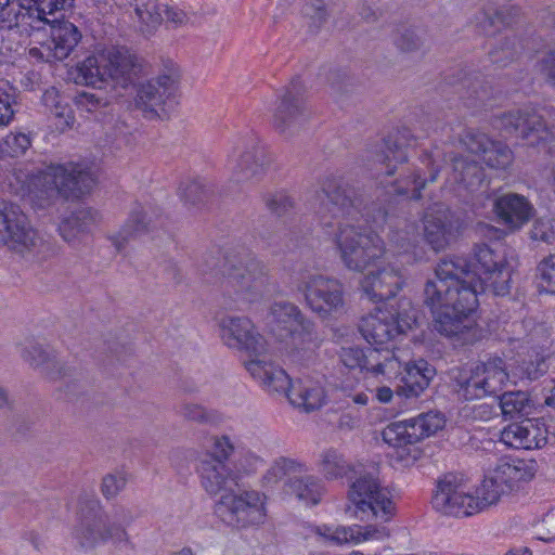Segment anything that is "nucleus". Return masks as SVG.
I'll use <instances>...</instances> for the list:
<instances>
[{
	"instance_id": "53",
	"label": "nucleus",
	"mask_w": 555,
	"mask_h": 555,
	"mask_svg": "<svg viewBox=\"0 0 555 555\" xmlns=\"http://www.w3.org/2000/svg\"><path fill=\"white\" fill-rule=\"evenodd\" d=\"M235 446L228 436H215L212 438L211 451L206 454L203 461H220L225 463L233 454Z\"/></svg>"
},
{
	"instance_id": "5",
	"label": "nucleus",
	"mask_w": 555,
	"mask_h": 555,
	"mask_svg": "<svg viewBox=\"0 0 555 555\" xmlns=\"http://www.w3.org/2000/svg\"><path fill=\"white\" fill-rule=\"evenodd\" d=\"M508 494L494 478L488 474L473 495L466 490L461 478L453 474L443 476L438 481L433 496V506L438 512L455 517H467L495 505L501 498Z\"/></svg>"
},
{
	"instance_id": "17",
	"label": "nucleus",
	"mask_w": 555,
	"mask_h": 555,
	"mask_svg": "<svg viewBox=\"0 0 555 555\" xmlns=\"http://www.w3.org/2000/svg\"><path fill=\"white\" fill-rule=\"evenodd\" d=\"M219 336L224 346L249 359L263 357L268 350L267 340L246 317H223L219 321Z\"/></svg>"
},
{
	"instance_id": "21",
	"label": "nucleus",
	"mask_w": 555,
	"mask_h": 555,
	"mask_svg": "<svg viewBox=\"0 0 555 555\" xmlns=\"http://www.w3.org/2000/svg\"><path fill=\"white\" fill-rule=\"evenodd\" d=\"M460 229V219L446 204L436 203L426 209L423 217L424 240L435 251L449 247Z\"/></svg>"
},
{
	"instance_id": "50",
	"label": "nucleus",
	"mask_w": 555,
	"mask_h": 555,
	"mask_svg": "<svg viewBox=\"0 0 555 555\" xmlns=\"http://www.w3.org/2000/svg\"><path fill=\"white\" fill-rule=\"evenodd\" d=\"M537 283L540 292L555 295V255H550L539 263Z\"/></svg>"
},
{
	"instance_id": "15",
	"label": "nucleus",
	"mask_w": 555,
	"mask_h": 555,
	"mask_svg": "<svg viewBox=\"0 0 555 555\" xmlns=\"http://www.w3.org/2000/svg\"><path fill=\"white\" fill-rule=\"evenodd\" d=\"M339 357L345 366L360 369L379 382H391L401 373V360L388 348L343 347Z\"/></svg>"
},
{
	"instance_id": "9",
	"label": "nucleus",
	"mask_w": 555,
	"mask_h": 555,
	"mask_svg": "<svg viewBox=\"0 0 555 555\" xmlns=\"http://www.w3.org/2000/svg\"><path fill=\"white\" fill-rule=\"evenodd\" d=\"M270 333L296 349H309L318 340L315 323L300 308L286 300L274 301L267 314Z\"/></svg>"
},
{
	"instance_id": "31",
	"label": "nucleus",
	"mask_w": 555,
	"mask_h": 555,
	"mask_svg": "<svg viewBox=\"0 0 555 555\" xmlns=\"http://www.w3.org/2000/svg\"><path fill=\"white\" fill-rule=\"evenodd\" d=\"M499 219L511 229H519L532 217L533 207L528 199L515 193H507L494 202Z\"/></svg>"
},
{
	"instance_id": "24",
	"label": "nucleus",
	"mask_w": 555,
	"mask_h": 555,
	"mask_svg": "<svg viewBox=\"0 0 555 555\" xmlns=\"http://www.w3.org/2000/svg\"><path fill=\"white\" fill-rule=\"evenodd\" d=\"M403 283L400 269L387 266L365 274L360 282V287L369 300L377 302L393 298Z\"/></svg>"
},
{
	"instance_id": "40",
	"label": "nucleus",
	"mask_w": 555,
	"mask_h": 555,
	"mask_svg": "<svg viewBox=\"0 0 555 555\" xmlns=\"http://www.w3.org/2000/svg\"><path fill=\"white\" fill-rule=\"evenodd\" d=\"M309 472L306 462L294 457L280 456L273 461L262 477L266 487H273L284 478H294L295 475Z\"/></svg>"
},
{
	"instance_id": "46",
	"label": "nucleus",
	"mask_w": 555,
	"mask_h": 555,
	"mask_svg": "<svg viewBox=\"0 0 555 555\" xmlns=\"http://www.w3.org/2000/svg\"><path fill=\"white\" fill-rule=\"evenodd\" d=\"M521 52L522 44L517 38H505L489 52V56L492 63L506 66L508 63L517 60Z\"/></svg>"
},
{
	"instance_id": "23",
	"label": "nucleus",
	"mask_w": 555,
	"mask_h": 555,
	"mask_svg": "<svg viewBox=\"0 0 555 555\" xmlns=\"http://www.w3.org/2000/svg\"><path fill=\"white\" fill-rule=\"evenodd\" d=\"M435 375V369L425 360L421 359L413 363L401 365V373L396 378L399 383L395 392L402 398H417L429 385ZM393 397V390L388 386L377 388L376 398L382 403H388Z\"/></svg>"
},
{
	"instance_id": "41",
	"label": "nucleus",
	"mask_w": 555,
	"mask_h": 555,
	"mask_svg": "<svg viewBox=\"0 0 555 555\" xmlns=\"http://www.w3.org/2000/svg\"><path fill=\"white\" fill-rule=\"evenodd\" d=\"M452 180L466 189H473L483 180L481 167L464 157L452 158Z\"/></svg>"
},
{
	"instance_id": "14",
	"label": "nucleus",
	"mask_w": 555,
	"mask_h": 555,
	"mask_svg": "<svg viewBox=\"0 0 555 555\" xmlns=\"http://www.w3.org/2000/svg\"><path fill=\"white\" fill-rule=\"evenodd\" d=\"M297 289L307 307L321 319L340 313L345 307V289L340 281L323 274H305Z\"/></svg>"
},
{
	"instance_id": "54",
	"label": "nucleus",
	"mask_w": 555,
	"mask_h": 555,
	"mask_svg": "<svg viewBox=\"0 0 555 555\" xmlns=\"http://www.w3.org/2000/svg\"><path fill=\"white\" fill-rule=\"evenodd\" d=\"M14 95L8 81L0 80V126L8 125L14 115Z\"/></svg>"
},
{
	"instance_id": "4",
	"label": "nucleus",
	"mask_w": 555,
	"mask_h": 555,
	"mask_svg": "<svg viewBox=\"0 0 555 555\" xmlns=\"http://www.w3.org/2000/svg\"><path fill=\"white\" fill-rule=\"evenodd\" d=\"M16 192L35 208L51 206L59 196L78 197L90 191L94 179L90 170L77 163L51 164L44 169H15Z\"/></svg>"
},
{
	"instance_id": "48",
	"label": "nucleus",
	"mask_w": 555,
	"mask_h": 555,
	"mask_svg": "<svg viewBox=\"0 0 555 555\" xmlns=\"http://www.w3.org/2000/svg\"><path fill=\"white\" fill-rule=\"evenodd\" d=\"M481 158L490 168L506 169L513 162V153L506 144L491 141Z\"/></svg>"
},
{
	"instance_id": "62",
	"label": "nucleus",
	"mask_w": 555,
	"mask_h": 555,
	"mask_svg": "<svg viewBox=\"0 0 555 555\" xmlns=\"http://www.w3.org/2000/svg\"><path fill=\"white\" fill-rule=\"evenodd\" d=\"M163 11L165 21L170 22L177 26L184 25L189 21L188 14L177 7H169L164 4Z\"/></svg>"
},
{
	"instance_id": "12",
	"label": "nucleus",
	"mask_w": 555,
	"mask_h": 555,
	"mask_svg": "<svg viewBox=\"0 0 555 555\" xmlns=\"http://www.w3.org/2000/svg\"><path fill=\"white\" fill-rule=\"evenodd\" d=\"M348 501L361 520L387 522L395 512L390 492L371 474L361 475L350 485Z\"/></svg>"
},
{
	"instance_id": "37",
	"label": "nucleus",
	"mask_w": 555,
	"mask_h": 555,
	"mask_svg": "<svg viewBox=\"0 0 555 555\" xmlns=\"http://www.w3.org/2000/svg\"><path fill=\"white\" fill-rule=\"evenodd\" d=\"M287 398L294 406L311 412L324 404L325 391L319 383L312 379H297L292 384Z\"/></svg>"
},
{
	"instance_id": "2",
	"label": "nucleus",
	"mask_w": 555,
	"mask_h": 555,
	"mask_svg": "<svg viewBox=\"0 0 555 555\" xmlns=\"http://www.w3.org/2000/svg\"><path fill=\"white\" fill-rule=\"evenodd\" d=\"M321 192L333 205L335 222L321 217L324 233L334 242L344 266L351 271L363 272L386 255L383 240L375 233L362 229L358 216L362 212V198L357 190L341 179L327 177Z\"/></svg>"
},
{
	"instance_id": "58",
	"label": "nucleus",
	"mask_w": 555,
	"mask_h": 555,
	"mask_svg": "<svg viewBox=\"0 0 555 555\" xmlns=\"http://www.w3.org/2000/svg\"><path fill=\"white\" fill-rule=\"evenodd\" d=\"M205 190L199 181H189L181 188V195L186 203L196 205L205 198Z\"/></svg>"
},
{
	"instance_id": "1",
	"label": "nucleus",
	"mask_w": 555,
	"mask_h": 555,
	"mask_svg": "<svg viewBox=\"0 0 555 555\" xmlns=\"http://www.w3.org/2000/svg\"><path fill=\"white\" fill-rule=\"evenodd\" d=\"M511 278L505 255L487 244L475 245L470 262L462 257L442 259L424 287V304L434 314L435 330L462 345L478 340L480 332L472 318L478 294L489 291L505 296Z\"/></svg>"
},
{
	"instance_id": "29",
	"label": "nucleus",
	"mask_w": 555,
	"mask_h": 555,
	"mask_svg": "<svg viewBox=\"0 0 555 555\" xmlns=\"http://www.w3.org/2000/svg\"><path fill=\"white\" fill-rule=\"evenodd\" d=\"M501 441L514 449H540L547 443L542 427L531 420L513 423L501 431Z\"/></svg>"
},
{
	"instance_id": "35",
	"label": "nucleus",
	"mask_w": 555,
	"mask_h": 555,
	"mask_svg": "<svg viewBox=\"0 0 555 555\" xmlns=\"http://www.w3.org/2000/svg\"><path fill=\"white\" fill-rule=\"evenodd\" d=\"M22 358L48 379L56 380L67 374V369L60 361L54 350L33 343L22 351Z\"/></svg>"
},
{
	"instance_id": "55",
	"label": "nucleus",
	"mask_w": 555,
	"mask_h": 555,
	"mask_svg": "<svg viewBox=\"0 0 555 555\" xmlns=\"http://www.w3.org/2000/svg\"><path fill=\"white\" fill-rule=\"evenodd\" d=\"M74 103L78 109L87 113H93L99 108L106 106L107 100L96 92L82 91L75 95Z\"/></svg>"
},
{
	"instance_id": "61",
	"label": "nucleus",
	"mask_w": 555,
	"mask_h": 555,
	"mask_svg": "<svg viewBox=\"0 0 555 555\" xmlns=\"http://www.w3.org/2000/svg\"><path fill=\"white\" fill-rule=\"evenodd\" d=\"M554 236L550 221L538 220L534 222L531 230V237L533 240L548 243L554 238Z\"/></svg>"
},
{
	"instance_id": "39",
	"label": "nucleus",
	"mask_w": 555,
	"mask_h": 555,
	"mask_svg": "<svg viewBox=\"0 0 555 555\" xmlns=\"http://www.w3.org/2000/svg\"><path fill=\"white\" fill-rule=\"evenodd\" d=\"M41 103L47 113L54 117L59 130L64 131L74 125V113L66 99L56 88L47 89L41 96Z\"/></svg>"
},
{
	"instance_id": "16",
	"label": "nucleus",
	"mask_w": 555,
	"mask_h": 555,
	"mask_svg": "<svg viewBox=\"0 0 555 555\" xmlns=\"http://www.w3.org/2000/svg\"><path fill=\"white\" fill-rule=\"evenodd\" d=\"M305 93L302 81L296 78L283 88L278 96L273 109V125L285 137H292L299 132L307 121Z\"/></svg>"
},
{
	"instance_id": "11",
	"label": "nucleus",
	"mask_w": 555,
	"mask_h": 555,
	"mask_svg": "<svg viewBox=\"0 0 555 555\" xmlns=\"http://www.w3.org/2000/svg\"><path fill=\"white\" fill-rule=\"evenodd\" d=\"M218 517L229 526L249 528L267 519V495L258 490L222 493L215 506Z\"/></svg>"
},
{
	"instance_id": "34",
	"label": "nucleus",
	"mask_w": 555,
	"mask_h": 555,
	"mask_svg": "<svg viewBox=\"0 0 555 555\" xmlns=\"http://www.w3.org/2000/svg\"><path fill=\"white\" fill-rule=\"evenodd\" d=\"M489 473L508 494L534 476L528 464L519 459H501Z\"/></svg>"
},
{
	"instance_id": "28",
	"label": "nucleus",
	"mask_w": 555,
	"mask_h": 555,
	"mask_svg": "<svg viewBox=\"0 0 555 555\" xmlns=\"http://www.w3.org/2000/svg\"><path fill=\"white\" fill-rule=\"evenodd\" d=\"M245 369L261 387L269 392L284 393L287 396L294 382L287 373L272 362L261 359H248L244 362Z\"/></svg>"
},
{
	"instance_id": "7",
	"label": "nucleus",
	"mask_w": 555,
	"mask_h": 555,
	"mask_svg": "<svg viewBox=\"0 0 555 555\" xmlns=\"http://www.w3.org/2000/svg\"><path fill=\"white\" fill-rule=\"evenodd\" d=\"M268 268L255 258L231 264L224 281V307L242 309L243 305L259 301L270 292Z\"/></svg>"
},
{
	"instance_id": "56",
	"label": "nucleus",
	"mask_w": 555,
	"mask_h": 555,
	"mask_svg": "<svg viewBox=\"0 0 555 555\" xmlns=\"http://www.w3.org/2000/svg\"><path fill=\"white\" fill-rule=\"evenodd\" d=\"M267 208L278 216L286 214L294 207V201L285 192H275L264 197Z\"/></svg>"
},
{
	"instance_id": "51",
	"label": "nucleus",
	"mask_w": 555,
	"mask_h": 555,
	"mask_svg": "<svg viewBox=\"0 0 555 555\" xmlns=\"http://www.w3.org/2000/svg\"><path fill=\"white\" fill-rule=\"evenodd\" d=\"M30 146L29 138L24 133H9L0 144V151L4 156L18 157Z\"/></svg>"
},
{
	"instance_id": "45",
	"label": "nucleus",
	"mask_w": 555,
	"mask_h": 555,
	"mask_svg": "<svg viewBox=\"0 0 555 555\" xmlns=\"http://www.w3.org/2000/svg\"><path fill=\"white\" fill-rule=\"evenodd\" d=\"M502 414L507 417H516L528 413L530 408L529 396L524 391H508L500 397Z\"/></svg>"
},
{
	"instance_id": "6",
	"label": "nucleus",
	"mask_w": 555,
	"mask_h": 555,
	"mask_svg": "<svg viewBox=\"0 0 555 555\" xmlns=\"http://www.w3.org/2000/svg\"><path fill=\"white\" fill-rule=\"evenodd\" d=\"M140 72L135 55L126 49H113L106 54L88 56L77 65V83L102 88L111 81L114 86L126 88L131 85Z\"/></svg>"
},
{
	"instance_id": "20",
	"label": "nucleus",
	"mask_w": 555,
	"mask_h": 555,
	"mask_svg": "<svg viewBox=\"0 0 555 555\" xmlns=\"http://www.w3.org/2000/svg\"><path fill=\"white\" fill-rule=\"evenodd\" d=\"M271 156L256 141L243 142L229 159L231 179L236 183H257L266 175Z\"/></svg>"
},
{
	"instance_id": "52",
	"label": "nucleus",
	"mask_w": 555,
	"mask_h": 555,
	"mask_svg": "<svg viewBox=\"0 0 555 555\" xmlns=\"http://www.w3.org/2000/svg\"><path fill=\"white\" fill-rule=\"evenodd\" d=\"M491 141L487 134L473 129L466 130L460 139L461 144L468 152L480 156L485 154Z\"/></svg>"
},
{
	"instance_id": "47",
	"label": "nucleus",
	"mask_w": 555,
	"mask_h": 555,
	"mask_svg": "<svg viewBox=\"0 0 555 555\" xmlns=\"http://www.w3.org/2000/svg\"><path fill=\"white\" fill-rule=\"evenodd\" d=\"M410 420L418 441L436 434L446 424L444 416L439 412H428Z\"/></svg>"
},
{
	"instance_id": "13",
	"label": "nucleus",
	"mask_w": 555,
	"mask_h": 555,
	"mask_svg": "<svg viewBox=\"0 0 555 555\" xmlns=\"http://www.w3.org/2000/svg\"><path fill=\"white\" fill-rule=\"evenodd\" d=\"M509 379L505 361L490 357L456 377L457 391L465 400L480 399L501 391Z\"/></svg>"
},
{
	"instance_id": "10",
	"label": "nucleus",
	"mask_w": 555,
	"mask_h": 555,
	"mask_svg": "<svg viewBox=\"0 0 555 555\" xmlns=\"http://www.w3.org/2000/svg\"><path fill=\"white\" fill-rule=\"evenodd\" d=\"M0 245L22 257H37L46 242L28 217L14 203L0 199Z\"/></svg>"
},
{
	"instance_id": "59",
	"label": "nucleus",
	"mask_w": 555,
	"mask_h": 555,
	"mask_svg": "<svg viewBox=\"0 0 555 555\" xmlns=\"http://www.w3.org/2000/svg\"><path fill=\"white\" fill-rule=\"evenodd\" d=\"M179 414L192 422L205 423L209 420L206 409L196 403H183L179 408Z\"/></svg>"
},
{
	"instance_id": "44",
	"label": "nucleus",
	"mask_w": 555,
	"mask_h": 555,
	"mask_svg": "<svg viewBox=\"0 0 555 555\" xmlns=\"http://www.w3.org/2000/svg\"><path fill=\"white\" fill-rule=\"evenodd\" d=\"M534 67L544 81L555 88V29L548 42L539 52Z\"/></svg>"
},
{
	"instance_id": "63",
	"label": "nucleus",
	"mask_w": 555,
	"mask_h": 555,
	"mask_svg": "<svg viewBox=\"0 0 555 555\" xmlns=\"http://www.w3.org/2000/svg\"><path fill=\"white\" fill-rule=\"evenodd\" d=\"M29 55L34 59L43 61V62H55L54 51H52V47H50L49 41L44 42L40 47H33L29 49Z\"/></svg>"
},
{
	"instance_id": "64",
	"label": "nucleus",
	"mask_w": 555,
	"mask_h": 555,
	"mask_svg": "<svg viewBox=\"0 0 555 555\" xmlns=\"http://www.w3.org/2000/svg\"><path fill=\"white\" fill-rule=\"evenodd\" d=\"M339 428L352 430L354 428L360 427L361 417L359 415H353L352 413H344L339 418Z\"/></svg>"
},
{
	"instance_id": "57",
	"label": "nucleus",
	"mask_w": 555,
	"mask_h": 555,
	"mask_svg": "<svg viewBox=\"0 0 555 555\" xmlns=\"http://www.w3.org/2000/svg\"><path fill=\"white\" fill-rule=\"evenodd\" d=\"M127 479L124 474H107L103 477L101 490L106 499L115 498L126 486Z\"/></svg>"
},
{
	"instance_id": "3",
	"label": "nucleus",
	"mask_w": 555,
	"mask_h": 555,
	"mask_svg": "<svg viewBox=\"0 0 555 555\" xmlns=\"http://www.w3.org/2000/svg\"><path fill=\"white\" fill-rule=\"evenodd\" d=\"M409 138L408 129L389 134L369 152L367 160L372 163L370 169L375 171L378 183L386 189L387 194L420 199L427 182L436 181L439 172L436 164L442 155L437 149L425 155L423 163L429 167V177L423 178L418 171L405 166Z\"/></svg>"
},
{
	"instance_id": "19",
	"label": "nucleus",
	"mask_w": 555,
	"mask_h": 555,
	"mask_svg": "<svg viewBox=\"0 0 555 555\" xmlns=\"http://www.w3.org/2000/svg\"><path fill=\"white\" fill-rule=\"evenodd\" d=\"M73 0H17L16 5L9 2L0 8V28L12 29L21 23L34 29H41L46 14L55 9H65L72 5Z\"/></svg>"
},
{
	"instance_id": "43",
	"label": "nucleus",
	"mask_w": 555,
	"mask_h": 555,
	"mask_svg": "<svg viewBox=\"0 0 555 555\" xmlns=\"http://www.w3.org/2000/svg\"><path fill=\"white\" fill-rule=\"evenodd\" d=\"M319 469L326 480H336L348 476L351 467L337 450L327 449L320 455Z\"/></svg>"
},
{
	"instance_id": "22",
	"label": "nucleus",
	"mask_w": 555,
	"mask_h": 555,
	"mask_svg": "<svg viewBox=\"0 0 555 555\" xmlns=\"http://www.w3.org/2000/svg\"><path fill=\"white\" fill-rule=\"evenodd\" d=\"M498 127L515 133L529 145H539L553 137L552 130L535 109L530 107L512 109L496 118Z\"/></svg>"
},
{
	"instance_id": "33",
	"label": "nucleus",
	"mask_w": 555,
	"mask_h": 555,
	"mask_svg": "<svg viewBox=\"0 0 555 555\" xmlns=\"http://www.w3.org/2000/svg\"><path fill=\"white\" fill-rule=\"evenodd\" d=\"M100 221V215L90 207H80L59 224V233L69 245L77 247L90 228Z\"/></svg>"
},
{
	"instance_id": "32",
	"label": "nucleus",
	"mask_w": 555,
	"mask_h": 555,
	"mask_svg": "<svg viewBox=\"0 0 555 555\" xmlns=\"http://www.w3.org/2000/svg\"><path fill=\"white\" fill-rule=\"evenodd\" d=\"M155 212L151 207L135 203L128 216V219L116 236L112 237L113 244L121 250L125 244L132 238L149 233L156 227Z\"/></svg>"
},
{
	"instance_id": "60",
	"label": "nucleus",
	"mask_w": 555,
	"mask_h": 555,
	"mask_svg": "<svg viewBox=\"0 0 555 555\" xmlns=\"http://www.w3.org/2000/svg\"><path fill=\"white\" fill-rule=\"evenodd\" d=\"M538 539L544 542L555 540V509L550 511L542 519L539 528Z\"/></svg>"
},
{
	"instance_id": "26",
	"label": "nucleus",
	"mask_w": 555,
	"mask_h": 555,
	"mask_svg": "<svg viewBox=\"0 0 555 555\" xmlns=\"http://www.w3.org/2000/svg\"><path fill=\"white\" fill-rule=\"evenodd\" d=\"M60 9H55L51 14H46L47 21H42L41 28L46 25L50 26V39L48 40L54 59L65 60L77 47L81 39V33L78 27L63 17H56L55 13Z\"/></svg>"
},
{
	"instance_id": "18",
	"label": "nucleus",
	"mask_w": 555,
	"mask_h": 555,
	"mask_svg": "<svg viewBox=\"0 0 555 555\" xmlns=\"http://www.w3.org/2000/svg\"><path fill=\"white\" fill-rule=\"evenodd\" d=\"M179 78L177 68H168L157 78L139 86L134 104L145 118H162L167 114L166 105L177 91Z\"/></svg>"
},
{
	"instance_id": "36",
	"label": "nucleus",
	"mask_w": 555,
	"mask_h": 555,
	"mask_svg": "<svg viewBox=\"0 0 555 555\" xmlns=\"http://www.w3.org/2000/svg\"><path fill=\"white\" fill-rule=\"evenodd\" d=\"M199 475L202 486L210 495L228 493L235 482V475L227 463L220 461H201Z\"/></svg>"
},
{
	"instance_id": "49",
	"label": "nucleus",
	"mask_w": 555,
	"mask_h": 555,
	"mask_svg": "<svg viewBox=\"0 0 555 555\" xmlns=\"http://www.w3.org/2000/svg\"><path fill=\"white\" fill-rule=\"evenodd\" d=\"M163 8L164 4H159L156 0H146L142 5L135 4L134 12L146 26V30H152L165 21Z\"/></svg>"
},
{
	"instance_id": "38",
	"label": "nucleus",
	"mask_w": 555,
	"mask_h": 555,
	"mask_svg": "<svg viewBox=\"0 0 555 555\" xmlns=\"http://www.w3.org/2000/svg\"><path fill=\"white\" fill-rule=\"evenodd\" d=\"M285 491L307 505H317L325 493L322 480L313 475L297 476L285 482Z\"/></svg>"
},
{
	"instance_id": "8",
	"label": "nucleus",
	"mask_w": 555,
	"mask_h": 555,
	"mask_svg": "<svg viewBox=\"0 0 555 555\" xmlns=\"http://www.w3.org/2000/svg\"><path fill=\"white\" fill-rule=\"evenodd\" d=\"M99 502L91 501L90 513L82 515L73 530V539L80 550L93 551L98 545L113 541L115 544H130L129 534L122 522H130V517L120 508L109 516L102 512H95Z\"/></svg>"
},
{
	"instance_id": "27",
	"label": "nucleus",
	"mask_w": 555,
	"mask_h": 555,
	"mask_svg": "<svg viewBox=\"0 0 555 555\" xmlns=\"http://www.w3.org/2000/svg\"><path fill=\"white\" fill-rule=\"evenodd\" d=\"M382 436L383 440L393 449L390 454L391 457L403 462L404 465L413 463L416 460V455L412 454V452H416L413 446L418 442V440L411 420L390 423L385 427Z\"/></svg>"
},
{
	"instance_id": "42",
	"label": "nucleus",
	"mask_w": 555,
	"mask_h": 555,
	"mask_svg": "<svg viewBox=\"0 0 555 555\" xmlns=\"http://www.w3.org/2000/svg\"><path fill=\"white\" fill-rule=\"evenodd\" d=\"M393 44L404 54L424 55L429 49L426 34L413 28L398 31L393 38Z\"/></svg>"
},
{
	"instance_id": "25",
	"label": "nucleus",
	"mask_w": 555,
	"mask_h": 555,
	"mask_svg": "<svg viewBox=\"0 0 555 555\" xmlns=\"http://www.w3.org/2000/svg\"><path fill=\"white\" fill-rule=\"evenodd\" d=\"M360 332L369 344L383 345L403 332L397 315L387 309H375L361 320Z\"/></svg>"
},
{
	"instance_id": "30",
	"label": "nucleus",
	"mask_w": 555,
	"mask_h": 555,
	"mask_svg": "<svg viewBox=\"0 0 555 555\" xmlns=\"http://www.w3.org/2000/svg\"><path fill=\"white\" fill-rule=\"evenodd\" d=\"M317 533L325 540L337 544L353 542L356 544L367 541H384L389 538V531L384 526H352L340 528H318Z\"/></svg>"
}]
</instances>
